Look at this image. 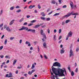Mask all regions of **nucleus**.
<instances>
[{
    "mask_svg": "<svg viewBox=\"0 0 79 79\" xmlns=\"http://www.w3.org/2000/svg\"><path fill=\"white\" fill-rule=\"evenodd\" d=\"M3 46H2L0 47V50H2V49H3Z\"/></svg>",
    "mask_w": 79,
    "mask_h": 79,
    "instance_id": "nucleus-35",
    "label": "nucleus"
},
{
    "mask_svg": "<svg viewBox=\"0 0 79 79\" xmlns=\"http://www.w3.org/2000/svg\"><path fill=\"white\" fill-rule=\"evenodd\" d=\"M21 10H18L16 11V12L17 13H19V12H21Z\"/></svg>",
    "mask_w": 79,
    "mask_h": 79,
    "instance_id": "nucleus-31",
    "label": "nucleus"
},
{
    "mask_svg": "<svg viewBox=\"0 0 79 79\" xmlns=\"http://www.w3.org/2000/svg\"><path fill=\"white\" fill-rule=\"evenodd\" d=\"M79 48H77L76 49V52H78L79 51Z\"/></svg>",
    "mask_w": 79,
    "mask_h": 79,
    "instance_id": "nucleus-59",
    "label": "nucleus"
},
{
    "mask_svg": "<svg viewBox=\"0 0 79 79\" xmlns=\"http://www.w3.org/2000/svg\"><path fill=\"white\" fill-rule=\"evenodd\" d=\"M62 42V40H61L59 41L58 42L59 44H60L61 42Z\"/></svg>",
    "mask_w": 79,
    "mask_h": 79,
    "instance_id": "nucleus-62",
    "label": "nucleus"
},
{
    "mask_svg": "<svg viewBox=\"0 0 79 79\" xmlns=\"http://www.w3.org/2000/svg\"><path fill=\"white\" fill-rule=\"evenodd\" d=\"M63 70L62 69H60L59 70V72L60 73V77H62L63 76H65V75L64 74V72L65 75H67V73H66V69L65 68H64Z\"/></svg>",
    "mask_w": 79,
    "mask_h": 79,
    "instance_id": "nucleus-2",
    "label": "nucleus"
},
{
    "mask_svg": "<svg viewBox=\"0 0 79 79\" xmlns=\"http://www.w3.org/2000/svg\"><path fill=\"white\" fill-rule=\"evenodd\" d=\"M40 26V25H36L35 26L34 28H38Z\"/></svg>",
    "mask_w": 79,
    "mask_h": 79,
    "instance_id": "nucleus-18",
    "label": "nucleus"
},
{
    "mask_svg": "<svg viewBox=\"0 0 79 79\" xmlns=\"http://www.w3.org/2000/svg\"><path fill=\"white\" fill-rule=\"evenodd\" d=\"M72 35H73V33H72V32H71V31H70L68 34V36L70 37H72Z\"/></svg>",
    "mask_w": 79,
    "mask_h": 79,
    "instance_id": "nucleus-9",
    "label": "nucleus"
},
{
    "mask_svg": "<svg viewBox=\"0 0 79 79\" xmlns=\"http://www.w3.org/2000/svg\"><path fill=\"white\" fill-rule=\"evenodd\" d=\"M27 25V23L25 22L23 23V26H26Z\"/></svg>",
    "mask_w": 79,
    "mask_h": 79,
    "instance_id": "nucleus-33",
    "label": "nucleus"
},
{
    "mask_svg": "<svg viewBox=\"0 0 79 79\" xmlns=\"http://www.w3.org/2000/svg\"><path fill=\"white\" fill-rule=\"evenodd\" d=\"M51 9L50 8H48V10H47V12H48V11H50V10Z\"/></svg>",
    "mask_w": 79,
    "mask_h": 79,
    "instance_id": "nucleus-56",
    "label": "nucleus"
},
{
    "mask_svg": "<svg viewBox=\"0 0 79 79\" xmlns=\"http://www.w3.org/2000/svg\"><path fill=\"white\" fill-rule=\"evenodd\" d=\"M35 69H33L31 71L33 73H34V72H35Z\"/></svg>",
    "mask_w": 79,
    "mask_h": 79,
    "instance_id": "nucleus-61",
    "label": "nucleus"
},
{
    "mask_svg": "<svg viewBox=\"0 0 79 79\" xmlns=\"http://www.w3.org/2000/svg\"><path fill=\"white\" fill-rule=\"evenodd\" d=\"M17 61V60H15L13 62V65H15V64H16V63Z\"/></svg>",
    "mask_w": 79,
    "mask_h": 79,
    "instance_id": "nucleus-15",
    "label": "nucleus"
},
{
    "mask_svg": "<svg viewBox=\"0 0 79 79\" xmlns=\"http://www.w3.org/2000/svg\"><path fill=\"white\" fill-rule=\"evenodd\" d=\"M38 52H40V48H39V47L38 46Z\"/></svg>",
    "mask_w": 79,
    "mask_h": 79,
    "instance_id": "nucleus-45",
    "label": "nucleus"
},
{
    "mask_svg": "<svg viewBox=\"0 0 79 79\" xmlns=\"http://www.w3.org/2000/svg\"><path fill=\"white\" fill-rule=\"evenodd\" d=\"M62 0H59V3H60V4H61V1Z\"/></svg>",
    "mask_w": 79,
    "mask_h": 79,
    "instance_id": "nucleus-49",
    "label": "nucleus"
},
{
    "mask_svg": "<svg viewBox=\"0 0 79 79\" xmlns=\"http://www.w3.org/2000/svg\"><path fill=\"white\" fill-rule=\"evenodd\" d=\"M66 7H67L66 5H64L63 6L62 8H66Z\"/></svg>",
    "mask_w": 79,
    "mask_h": 79,
    "instance_id": "nucleus-46",
    "label": "nucleus"
},
{
    "mask_svg": "<svg viewBox=\"0 0 79 79\" xmlns=\"http://www.w3.org/2000/svg\"><path fill=\"white\" fill-rule=\"evenodd\" d=\"M35 68V65H34V64H32V66L31 67V69H34Z\"/></svg>",
    "mask_w": 79,
    "mask_h": 79,
    "instance_id": "nucleus-25",
    "label": "nucleus"
},
{
    "mask_svg": "<svg viewBox=\"0 0 79 79\" xmlns=\"http://www.w3.org/2000/svg\"><path fill=\"white\" fill-rule=\"evenodd\" d=\"M0 56L1 58H3L4 56L3 55H1Z\"/></svg>",
    "mask_w": 79,
    "mask_h": 79,
    "instance_id": "nucleus-54",
    "label": "nucleus"
},
{
    "mask_svg": "<svg viewBox=\"0 0 79 79\" xmlns=\"http://www.w3.org/2000/svg\"><path fill=\"white\" fill-rule=\"evenodd\" d=\"M22 28L23 30H24L25 29V27L24 26L22 27Z\"/></svg>",
    "mask_w": 79,
    "mask_h": 79,
    "instance_id": "nucleus-53",
    "label": "nucleus"
},
{
    "mask_svg": "<svg viewBox=\"0 0 79 79\" xmlns=\"http://www.w3.org/2000/svg\"><path fill=\"white\" fill-rule=\"evenodd\" d=\"M44 56L45 59H48V58L47 57V56L45 55H44Z\"/></svg>",
    "mask_w": 79,
    "mask_h": 79,
    "instance_id": "nucleus-44",
    "label": "nucleus"
},
{
    "mask_svg": "<svg viewBox=\"0 0 79 79\" xmlns=\"http://www.w3.org/2000/svg\"><path fill=\"white\" fill-rule=\"evenodd\" d=\"M50 18H46V21H50Z\"/></svg>",
    "mask_w": 79,
    "mask_h": 79,
    "instance_id": "nucleus-32",
    "label": "nucleus"
},
{
    "mask_svg": "<svg viewBox=\"0 0 79 79\" xmlns=\"http://www.w3.org/2000/svg\"><path fill=\"white\" fill-rule=\"evenodd\" d=\"M24 76H25V77H27V73L25 74H24Z\"/></svg>",
    "mask_w": 79,
    "mask_h": 79,
    "instance_id": "nucleus-60",
    "label": "nucleus"
},
{
    "mask_svg": "<svg viewBox=\"0 0 79 79\" xmlns=\"http://www.w3.org/2000/svg\"><path fill=\"white\" fill-rule=\"evenodd\" d=\"M78 69L77 68H76V70H75V72L76 73H77V71H78Z\"/></svg>",
    "mask_w": 79,
    "mask_h": 79,
    "instance_id": "nucleus-48",
    "label": "nucleus"
},
{
    "mask_svg": "<svg viewBox=\"0 0 79 79\" xmlns=\"http://www.w3.org/2000/svg\"><path fill=\"white\" fill-rule=\"evenodd\" d=\"M33 25V23H30L28 25V26H31Z\"/></svg>",
    "mask_w": 79,
    "mask_h": 79,
    "instance_id": "nucleus-30",
    "label": "nucleus"
},
{
    "mask_svg": "<svg viewBox=\"0 0 79 79\" xmlns=\"http://www.w3.org/2000/svg\"><path fill=\"white\" fill-rule=\"evenodd\" d=\"M32 73L33 72L32 71L31 72V71H29V72H28V73L29 75H31V74H32Z\"/></svg>",
    "mask_w": 79,
    "mask_h": 79,
    "instance_id": "nucleus-28",
    "label": "nucleus"
},
{
    "mask_svg": "<svg viewBox=\"0 0 79 79\" xmlns=\"http://www.w3.org/2000/svg\"><path fill=\"white\" fill-rule=\"evenodd\" d=\"M40 33L41 35H43L44 37V39H47V37H46V35H45V34L44 33V30H40Z\"/></svg>",
    "mask_w": 79,
    "mask_h": 79,
    "instance_id": "nucleus-5",
    "label": "nucleus"
},
{
    "mask_svg": "<svg viewBox=\"0 0 79 79\" xmlns=\"http://www.w3.org/2000/svg\"><path fill=\"white\" fill-rule=\"evenodd\" d=\"M31 44H30V43H29L28 44V47H31Z\"/></svg>",
    "mask_w": 79,
    "mask_h": 79,
    "instance_id": "nucleus-64",
    "label": "nucleus"
},
{
    "mask_svg": "<svg viewBox=\"0 0 79 79\" xmlns=\"http://www.w3.org/2000/svg\"><path fill=\"white\" fill-rule=\"evenodd\" d=\"M50 70L51 72V75H52V76H51V78L52 79H55V75H53V73L52 72V70H51V69H50Z\"/></svg>",
    "mask_w": 79,
    "mask_h": 79,
    "instance_id": "nucleus-6",
    "label": "nucleus"
},
{
    "mask_svg": "<svg viewBox=\"0 0 79 79\" xmlns=\"http://www.w3.org/2000/svg\"><path fill=\"white\" fill-rule=\"evenodd\" d=\"M8 41V40L7 39H6L5 40V41H4V44L5 45H6V44L7 43V41Z\"/></svg>",
    "mask_w": 79,
    "mask_h": 79,
    "instance_id": "nucleus-22",
    "label": "nucleus"
},
{
    "mask_svg": "<svg viewBox=\"0 0 79 79\" xmlns=\"http://www.w3.org/2000/svg\"><path fill=\"white\" fill-rule=\"evenodd\" d=\"M58 15H60V13H56L53 15V16H58Z\"/></svg>",
    "mask_w": 79,
    "mask_h": 79,
    "instance_id": "nucleus-21",
    "label": "nucleus"
},
{
    "mask_svg": "<svg viewBox=\"0 0 79 79\" xmlns=\"http://www.w3.org/2000/svg\"><path fill=\"white\" fill-rule=\"evenodd\" d=\"M19 8V6H17L15 7V8Z\"/></svg>",
    "mask_w": 79,
    "mask_h": 79,
    "instance_id": "nucleus-63",
    "label": "nucleus"
},
{
    "mask_svg": "<svg viewBox=\"0 0 79 79\" xmlns=\"http://www.w3.org/2000/svg\"><path fill=\"white\" fill-rule=\"evenodd\" d=\"M6 30H7V31H8V32H11V30L10 29L9 27H6Z\"/></svg>",
    "mask_w": 79,
    "mask_h": 79,
    "instance_id": "nucleus-11",
    "label": "nucleus"
},
{
    "mask_svg": "<svg viewBox=\"0 0 79 79\" xmlns=\"http://www.w3.org/2000/svg\"><path fill=\"white\" fill-rule=\"evenodd\" d=\"M52 72L53 73L55 74L56 75V78H57V77H58L57 76H59L60 77V75L61 74L60 72V70H59V71L58 70H56L54 71H52Z\"/></svg>",
    "mask_w": 79,
    "mask_h": 79,
    "instance_id": "nucleus-3",
    "label": "nucleus"
},
{
    "mask_svg": "<svg viewBox=\"0 0 79 79\" xmlns=\"http://www.w3.org/2000/svg\"><path fill=\"white\" fill-rule=\"evenodd\" d=\"M28 29V28L27 27H25V30L27 31V32H32L33 33H35V30L34 29Z\"/></svg>",
    "mask_w": 79,
    "mask_h": 79,
    "instance_id": "nucleus-4",
    "label": "nucleus"
},
{
    "mask_svg": "<svg viewBox=\"0 0 79 79\" xmlns=\"http://www.w3.org/2000/svg\"><path fill=\"white\" fill-rule=\"evenodd\" d=\"M33 43L35 45L37 43V41H35L33 42Z\"/></svg>",
    "mask_w": 79,
    "mask_h": 79,
    "instance_id": "nucleus-57",
    "label": "nucleus"
},
{
    "mask_svg": "<svg viewBox=\"0 0 79 79\" xmlns=\"http://www.w3.org/2000/svg\"><path fill=\"white\" fill-rule=\"evenodd\" d=\"M61 32V29H59V34H60Z\"/></svg>",
    "mask_w": 79,
    "mask_h": 79,
    "instance_id": "nucleus-39",
    "label": "nucleus"
},
{
    "mask_svg": "<svg viewBox=\"0 0 79 79\" xmlns=\"http://www.w3.org/2000/svg\"><path fill=\"white\" fill-rule=\"evenodd\" d=\"M43 46L44 48H46L47 47V43H44L43 44Z\"/></svg>",
    "mask_w": 79,
    "mask_h": 79,
    "instance_id": "nucleus-10",
    "label": "nucleus"
},
{
    "mask_svg": "<svg viewBox=\"0 0 79 79\" xmlns=\"http://www.w3.org/2000/svg\"><path fill=\"white\" fill-rule=\"evenodd\" d=\"M71 21V20H68L66 21H65V23L66 24H67V23H69Z\"/></svg>",
    "mask_w": 79,
    "mask_h": 79,
    "instance_id": "nucleus-19",
    "label": "nucleus"
},
{
    "mask_svg": "<svg viewBox=\"0 0 79 79\" xmlns=\"http://www.w3.org/2000/svg\"><path fill=\"white\" fill-rule=\"evenodd\" d=\"M62 25L64 26V22H63L62 23Z\"/></svg>",
    "mask_w": 79,
    "mask_h": 79,
    "instance_id": "nucleus-50",
    "label": "nucleus"
},
{
    "mask_svg": "<svg viewBox=\"0 0 79 79\" xmlns=\"http://www.w3.org/2000/svg\"><path fill=\"white\" fill-rule=\"evenodd\" d=\"M69 36H68V35L67 36V37H66V40H68V39L69 38Z\"/></svg>",
    "mask_w": 79,
    "mask_h": 79,
    "instance_id": "nucleus-36",
    "label": "nucleus"
},
{
    "mask_svg": "<svg viewBox=\"0 0 79 79\" xmlns=\"http://www.w3.org/2000/svg\"><path fill=\"white\" fill-rule=\"evenodd\" d=\"M14 8H15V7L12 6L10 8V10H14Z\"/></svg>",
    "mask_w": 79,
    "mask_h": 79,
    "instance_id": "nucleus-27",
    "label": "nucleus"
},
{
    "mask_svg": "<svg viewBox=\"0 0 79 79\" xmlns=\"http://www.w3.org/2000/svg\"><path fill=\"white\" fill-rule=\"evenodd\" d=\"M70 5L71 8H73V2H70Z\"/></svg>",
    "mask_w": 79,
    "mask_h": 79,
    "instance_id": "nucleus-13",
    "label": "nucleus"
},
{
    "mask_svg": "<svg viewBox=\"0 0 79 79\" xmlns=\"http://www.w3.org/2000/svg\"><path fill=\"white\" fill-rule=\"evenodd\" d=\"M71 75L72 76H73L74 75V72L72 71L71 73Z\"/></svg>",
    "mask_w": 79,
    "mask_h": 79,
    "instance_id": "nucleus-24",
    "label": "nucleus"
},
{
    "mask_svg": "<svg viewBox=\"0 0 79 79\" xmlns=\"http://www.w3.org/2000/svg\"><path fill=\"white\" fill-rule=\"evenodd\" d=\"M53 39L54 41H56V35H54Z\"/></svg>",
    "mask_w": 79,
    "mask_h": 79,
    "instance_id": "nucleus-17",
    "label": "nucleus"
},
{
    "mask_svg": "<svg viewBox=\"0 0 79 79\" xmlns=\"http://www.w3.org/2000/svg\"><path fill=\"white\" fill-rule=\"evenodd\" d=\"M74 14V11H72L71 13L69 14V16H71V15H73V14Z\"/></svg>",
    "mask_w": 79,
    "mask_h": 79,
    "instance_id": "nucleus-20",
    "label": "nucleus"
},
{
    "mask_svg": "<svg viewBox=\"0 0 79 79\" xmlns=\"http://www.w3.org/2000/svg\"><path fill=\"white\" fill-rule=\"evenodd\" d=\"M23 19H24L23 18H22L21 19H20L19 20V23H22V22H23Z\"/></svg>",
    "mask_w": 79,
    "mask_h": 79,
    "instance_id": "nucleus-23",
    "label": "nucleus"
},
{
    "mask_svg": "<svg viewBox=\"0 0 79 79\" xmlns=\"http://www.w3.org/2000/svg\"><path fill=\"white\" fill-rule=\"evenodd\" d=\"M64 52H65L64 50H60V52L61 54H63V53H64Z\"/></svg>",
    "mask_w": 79,
    "mask_h": 79,
    "instance_id": "nucleus-16",
    "label": "nucleus"
},
{
    "mask_svg": "<svg viewBox=\"0 0 79 79\" xmlns=\"http://www.w3.org/2000/svg\"><path fill=\"white\" fill-rule=\"evenodd\" d=\"M41 19L43 20H44V21H45V18L41 17L40 18Z\"/></svg>",
    "mask_w": 79,
    "mask_h": 79,
    "instance_id": "nucleus-26",
    "label": "nucleus"
},
{
    "mask_svg": "<svg viewBox=\"0 0 79 79\" xmlns=\"http://www.w3.org/2000/svg\"><path fill=\"white\" fill-rule=\"evenodd\" d=\"M29 43H30V42L28 41H26V44H29Z\"/></svg>",
    "mask_w": 79,
    "mask_h": 79,
    "instance_id": "nucleus-51",
    "label": "nucleus"
},
{
    "mask_svg": "<svg viewBox=\"0 0 79 79\" xmlns=\"http://www.w3.org/2000/svg\"><path fill=\"white\" fill-rule=\"evenodd\" d=\"M70 53L69 57H71V56H74V54H73V52L71 49L70 50Z\"/></svg>",
    "mask_w": 79,
    "mask_h": 79,
    "instance_id": "nucleus-7",
    "label": "nucleus"
},
{
    "mask_svg": "<svg viewBox=\"0 0 79 79\" xmlns=\"http://www.w3.org/2000/svg\"><path fill=\"white\" fill-rule=\"evenodd\" d=\"M35 22H36V20H34L31 22V23H35Z\"/></svg>",
    "mask_w": 79,
    "mask_h": 79,
    "instance_id": "nucleus-29",
    "label": "nucleus"
},
{
    "mask_svg": "<svg viewBox=\"0 0 79 79\" xmlns=\"http://www.w3.org/2000/svg\"><path fill=\"white\" fill-rule=\"evenodd\" d=\"M14 39V37H10V40H13Z\"/></svg>",
    "mask_w": 79,
    "mask_h": 79,
    "instance_id": "nucleus-37",
    "label": "nucleus"
},
{
    "mask_svg": "<svg viewBox=\"0 0 79 79\" xmlns=\"http://www.w3.org/2000/svg\"><path fill=\"white\" fill-rule=\"evenodd\" d=\"M35 5H33V6H29V9H31L32 8H34V7H35Z\"/></svg>",
    "mask_w": 79,
    "mask_h": 79,
    "instance_id": "nucleus-14",
    "label": "nucleus"
},
{
    "mask_svg": "<svg viewBox=\"0 0 79 79\" xmlns=\"http://www.w3.org/2000/svg\"><path fill=\"white\" fill-rule=\"evenodd\" d=\"M55 3H56V2H55V1L53 0L52 1V3H53V4H55Z\"/></svg>",
    "mask_w": 79,
    "mask_h": 79,
    "instance_id": "nucleus-34",
    "label": "nucleus"
},
{
    "mask_svg": "<svg viewBox=\"0 0 79 79\" xmlns=\"http://www.w3.org/2000/svg\"><path fill=\"white\" fill-rule=\"evenodd\" d=\"M78 14L77 13H74L73 14H72L73 15H77Z\"/></svg>",
    "mask_w": 79,
    "mask_h": 79,
    "instance_id": "nucleus-52",
    "label": "nucleus"
},
{
    "mask_svg": "<svg viewBox=\"0 0 79 79\" xmlns=\"http://www.w3.org/2000/svg\"><path fill=\"white\" fill-rule=\"evenodd\" d=\"M4 29H6V27H7V25H5L4 26Z\"/></svg>",
    "mask_w": 79,
    "mask_h": 79,
    "instance_id": "nucleus-43",
    "label": "nucleus"
},
{
    "mask_svg": "<svg viewBox=\"0 0 79 79\" xmlns=\"http://www.w3.org/2000/svg\"><path fill=\"white\" fill-rule=\"evenodd\" d=\"M47 31L48 32V34H50V29H48L47 30Z\"/></svg>",
    "mask_w": 79,
    "mask_h": 79,
    "instance_id": "nucleus-47",
    "label": "nucleus"
},
{
    "mask_svg": "<svg viewBox=\"0 0 79 79\" xmlns=\"http://www.w3.org/2000/svg\"><path fill=\"white\" fill-rule=\"evenodd\" d=\"M4 37H5V35H2V36L1 37L2 39H3V38H4Z\"/></svg>",
    "mask_w": 79,
    "mask_h": 79,
    "instance_id": "nucleus-55",
    "label": "nucleus"
},
{
    "mask_svg": "<svg viewBox=\"0 0 79 79\" xmlns=\"http://www.w3.org/2000/svg\"><path fill=\"white\" fill-rule=\"evenodd\" d=\"M2 13H3V10H1V12L0 13V15H2Z\"/></svg>",
    "mask_w": 79,
    "mask_h": 79,
    "instance_id": "nucleus-38",
    "label": "nucleus"
},
{
    "mask_svg": "<svg viewBox=\"0 0 79 79\" xmlns=\"http://www.w3.org/2000/svg\"><path fill=\"white\" fill-rule=\"evenodd\" d=\"M46 27V25H45L41 26V27L42 28H44V27Z\"/></svg>",
    "mask_w": 79,
    "mask_h": 79,
    "instance_id": "nucleus-41",
    "label": "nucleus"
},
{
    "mask_svg": "<svg viewBox=\"0 0 79 79\" xmlns=\"http://www.w3.org/2000/svg\"><path fill=\"white\" fill-rule=\"evenodd\" d=\"M14 21H15V20H13L12 21H11L9 25H10V26H11V25H12V24H13Z\"/></svg>",
    "mask_w": 79,
    "mask_h": 79,
    "instance_id": "nucleus-12",
    "label": "nucleus"
},
{
    "mask_svg": "<svg viewBox=\"0 0 79 79\" xmlns=\"http://www.w3.org/2000/svg\"><path fill=\"white\" fill-rule=\"evenodd\" d=\"M22 66L20 67H18L17 68L18 69H21V68H22Z\"/></svg>",
    "mask_w": 79,
    "mask_h": 79,
    "instance_id": "nucleus-58",
    "label": "nucleus"
},
{
    "mask_svg": "<svg viewBox=\"0 0 79 79\" xmlns=\"http://www.w3.org/2000/svg\"><path fill=\"white\" fill-rule=\"evenodd\" d=\"M61 38H62V36L61 35L60 36L58 40H60Z\"/></svg>",
    "mask_w": 79,
    "mask_h": 79,
    "instance_id": "nucleus-42",
    "label": "nucleus"
},
{
    "mask_svg": "<svg viewBox=\"0 0 79 79\" xmlns=\"http://www.w3.org/2000/svg\"><path fill=\"white\" fill-rule=\"evenodd\" d=\"M38 8H39V9H40L41 8L40 6V5H38Z\"/></svg>",
    "mask_w": 79,
    "mask_h": 79,
    "instance_id": "nucleus-40",
    "label": "nucleus"
},
{
    "mask_svg": "<svg viewBox=\"0 0 79 79\" xmlns=\"http://www.w3.org/2000/svg\"><path fill=\"white\" fill-rule=\"evenodd\" d=\"M53 66H58V67H60L61 68V64L60 63L58 62H56L53 64V65L52 66L51 68L52 69V71H58L60 70L61 69L60 68L57 69L53 67Z\"/></svg>",
    "mask_w": 79,
    "mask_h": 79,
    "instance_id": "nucleus-1",
    "label": "nucleus"
},
{
    "mask_svg": "<svg viewBox=\"0 0 79 79\" xmlns=\"http://www.w3.org/2000/svg\"><path fill=\"white\" fill-rule=\"evenodd\" d=\"M69 14H67L65 15L63 17H62V19H63L64 18H68V17H69Z\"/></svg>",
    "mask_w": 79,
    "mask_h": 79,
    "instance_id": "nucleus-8",
    "label": "nucleus"
}]
</instances>
